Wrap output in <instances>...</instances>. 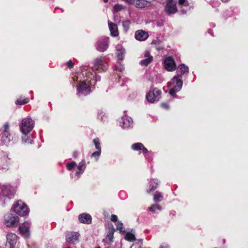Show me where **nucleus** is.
I'll list each match as a JSON object with an SVG mask.
<instances>
[{
  "instance_id": "obj_1",
  "label": "nucleus",
  "mask_w": 248,
  "mask_h": 248,
  "mask_svg": "<svg viewBox=\"0 0 248 248\" xmlns=\"http://www.w3.org/2000/svg\"><path fill=\"white\" fill-rule=\"evenodd\" d=\"M107 68L108 66L105 64L103 59L97 58L93 61V65L91 68L92 72L88 73L87 76H89L90 78H94L96 81H99L100 77L96 75V72H104Z\"/></svg>"
},
{
  "instance_id": "obj_2",
  "label": "nucleus",
  "mask_w": 248,
  "mask_h": 248,
  "mask_svg": "<svg viewBox=\"0 0 248 248\" xmlns=\"http://www.w3.org/2000/svg\"><path fill=\"white\" fill-rule=\"evenodd\" d=\"M86 77V80L80 81L77 86V95L79 97L89 94L91 92V86L94 85L97 81L93 78H90L87 75Z\"/></svg>"
},
{
  "instance_id": "obj_3",
  "label": "nucleus",
  "mask_w": 248,
  "mask_h": 248,
  "mask_svg": "<svg viewBox=\"0 0 248 248\" xmlns=\"http://www.w3.org/2000/svg\"><path fill=\"white\" fill-rule=\"evenodd\" d=\"M0 188V204L4 205L13 196L14 192L10 185H3Z\"/></svg>"
},
{
  "instance_id": "obj_4",
  "label": "nucleus",
  "mask_w": 248,
  "mask_h": 248,
  "mask_svg": "<svg viewBox=\"0 0 248 248\" xmlns=\"http://www.w3.org/2000/svg\"><path fill=\"white\" fill-rule=\"evenodd\" d=\"M183 81L181 78L178 76H175L168 83V86L170 88L169 93L171 95H174L177 92L180 91L182 87Z\"/></svg>"
},
{
  "instance_id": "obj_5",
  "label": "nucleus",
  "mask_w": 248,
  "mask_h": 248,
  "mask_svg": "<svg viewBox=\"0 0 248 248\" xmlns=\"http://www.w3.org/2000/svg\"><path fill=\"white\" fill-rule=\"evenodd\" d=\"M34 122L30 117L23 119L19 125L20 131L22 134H28L33 128Z\"/></svg>"
},
{
  "instance_id": "obj_6",
  "label": "nucleus",
  "mask_w": 248,
  "mask_h": 248,
  "mask_svg": "<svg viewBox=\"0 0 248 248\" xmlns=\"http://www.w3.org/2000/svg\"><path fill=\"white\" fill-rule=\"evenodd\" d=\"M14 212L20 216H25L29 214V209L27 205L21 201H17L13 205Z\"/></svg>"
},
{
  "instance_id": "obj_7",
  "label": "nucleus",
  "mask_w": 248,
  "mask_h": 248,
  "mask_svg": "<svg viewBox=\"0 0 248 248\" xmlns=\"http://www.w3.org/2000/svg\"><path fill=\"white\" fill-rule=\"evenodd\" d=\"M0 170L6 172L9 169V165L12 161V157L9 153L5 152L0 158Z\"/></svg>"
},
{
  "instance_id": "obj_8",
  "label": "nucleus",
  "mask_w": 248,
  "mask_h": 248,
  "mask_svg": "<svg viewBox=\"0 0 248 248\" xmlns=\"http://www.w3.org/2000/svg\"><path fill=\"white\" fill-rule=\"evenodd\" d=\"M19 221V217L16 215L7 213L4 217V224L8 227L16 226Z\"/></svg>"
},
{
  "instance_id": "obj_9",
  "label": "nucleus",
  "mask_w": 248,
  "mask_h": 248,
  "mask_svg": "<svg viewBox=\"0 0 248 248\" xmlns=\"http://www.w3.org/2000/svg\"><path fill=\"white\" fill-rule=\"evenodd\" d=\"M161 92L157 89H151L146 94V97L148 102L153 103L159 101L161 97Z\"/></svg>"
},
{
  "instance_id": "obj_10",
  "label": "nucleus",
  "mask_w": 248,
  "mask_h": 248,
  "mask_svg": "<svg viewBox=\"0 0 248 248\" xmlns=\"http://www.w3.org/2000/svg\"><path fill=\"white\" fill-rule=\"evenodd\" d=\"M165 0L166 4L164 7V11L165 13L168 15L176 13L178 11L177 7L176 6V1L174 0Z\"/></svg>"
},
{
  "instance_id": "obj_11",
  "label": "nucleus",
  "mask_w": 248,
  "mask_h": 248,
  "mask_svg": "<svg viewBox=\"0 0 248 248\" xmlns=\"http://www.w3.org/2000/svg\"><path fill=\"white\" fill-rule=\"evenodd\" d=\"M5 248H15L17 240V235L14 233H9L6 236Z\"/></svg>"
},
{
  "instance_id": "obj_12",
  "label": "nucleus",
  "mask_w": 248,
  "mask_h": 248,
  "mask_svg": "<svg viewBox=\"0 0 248 248\" xmlns=\"http://www.w3.org/2000/svg\"><path fill=\"white\" fill-rule=\"evenodd\" d=\"M109 37H104L97 42L96 49L100 52L106 51L108 47Z\"/></svg>"
},
{
  "instance_id": "obj_13",
  "label": "nucleus",
  "mask_w": 248,
  "mask_h": 248,
  "mask_svg": "<svg viewBox=\"0 0 248 248\" xmlns=\"http://www.w3.org/2000/svg\"><path fill=\"white\" fill-rule=\"evenodd\" d=\"M120 125L124 129H128L132 126L133 120L127 115L123 116L120 120Z\"/></svg>"
},
{
  "instance_id": "obj_14",
  "label": "nucleus",
  "mask_w": 248,
  "mask_h": 248,
  "mask_svg": "<svg viewBox=\"0 0 248 248\" xmlns=\"http://www.w3.org/2000/svg\"><path fill=\"white\" fill-rule=\"evenodd\" d=\"M165 69L169 71H172L176 69V64L174 60L171 57L166 58L164 61Z\"/></svg>"
},
{
  "instance_id": "obj_15",
  "label": "nucleus",
  "mask_w": 248,
  "mask_h": 248,
  "mask_svg": "<svg viewBox=\"0 0 248 248\" xmlns=\"http://www.w3.org/2000/svg\"><path fill=\"white\" fill-rule=\"evenodd\" d=\"M31 226V222L29 221L25 222L22 225L19 226V230L21 234L24 237L27 238L30 235V228Z\"/></svg>"
},
{
  "instance_id": "obj_16",
  "label": "nucleus",
  "mask_w": 248,
  "mask_h": 248,
  "mask_svg": "<svg viewBox=\"0 0 248 248\" xmlns=\"http://www.w3.org/2000/svg\"><path fill=\"white\" fill-rule=\"evenodd\" d=\"M178 4L180 6V12L182 14H185L190 9L187 0H179Z\"/></svg>"
},
{
  "instance_id": "obj_17",
  "label": "nucleus",
  "mask_w": 248,
  "mask_h": 248,
  "mask_svg": "<svg viewBox=\"0 0 248 248\" xmlns=\"http://www.w3.org/2000/svg\"><path fill=\"white\" fill-rule=\"evenodd\" d=\"M79 236V234L78 232H69L66 235V241L69 243L75 244L78 242Z\"/></svg>"
},
{
  "instance_id": "obj_18",
  "label": "nucleus",
  "mask_w": 248,
  "mask_h": 248,
  "mask_svg": "<svg viewBox=\"0 0 248 248\" xmlns=\"http://www.w3.org/2000/svg\"><path fill=\"white\" fill-rule=\"evenodd\" d=\"M135 36L136 40L143 41L148 37V34L147 32L142 30H138L136 31Z\"/></svg>"
},
{
  "instance_id": "obj_19",
  "label": "nucleus",
  "mask_w": 248,
  "mask_h": 248,
  "mask_svg": "<svg viewBox=\"0 0 248 248\" xmlns=\"http://www.w3.org/2000/svg\"><path fill=\"white\" fill-rule=\"evenodd\" d=\"M78 219L81 223L89 224L92 222V217L88 214H82L78 217Z\"/></svg>"
},
{
  "instance_id": "obj_20",
  "label": "nucleus",
  "mask_w": 248,
  "mask_h": 248,
  "mask_svg": "<svg viewBox=\"0 0 248 248\" xmlns=\"http://www.w3.org/2000/svg\"><path fill=\"white\" fill-rule=\"evenodd\" d=\"M109 29L110 32V35L113 37H117L119 35L117 26L109 21H108Z\"/></svg>"
},
{
  "instance_id": "obj_21",
  "label": "nucleus",
  "mask_w": 248,
  "mask_h": 248,
  "mask_svg": "<svg viewBox=\"0 0 248 248\" xmlns=\"http://www.w3.org/2000/svg\"><path fill=\"white\" fill-rule=\"evenodd\" d=\"M177 75L176 76H179L181 78V77L185 73L188 72V68L187 66L184 64L180 65L177 69Z\"/></svg>"
},
{
  "instance_id": "obj_22",
  "label": "nucleus",
  "mask_w": 248,
  "mask_h": 248,
  "mask_svg": "<svg viewBox=\"0 0 248 248\" xmlns=\"http://www.w3.org/2000/svg\"><path fill=\"white\" fill-rule=\"evenodd\" d=\"M86 168L85 160H82L78 166V170L76 171L75 174L79 177L82 174Z\"/></svg>"
},
{
  "instance_id": "obj_23",
  "label": "nucleus",
  "mask_w": 248,
  "mask_h": 248,
  "mask_svg": "<svg viewBox=\"0 0 248 248\" xmlns=\"http://www.w3.org/2000/svg\"><path fill=\"white\" fill-rule=\"evenodd\" d=\"M148 2L145 0H134L133 5L138 8H142L147 6Z\"/></svg>"
},
{
  "instance_id": "obj_24",
  "label": "nucleus",
  "mask_w": 248,
  "mask_h": 248,
  "mask_svg": "<svg viewBox=\"0 0 248 248\" xmlns=\"http://www.w3.org/2000/svg\"><path fill=\"white\" fill-rule=\"evenodd\" d=\"M145 58L142 60H141L140 62V64L142 65L147 66L153 60V57L149 55L148 52H145Z\"/></svg>"
},
{
  "instance_id": "obj_25",
  "label": "nucleus",
  "mask_w": 248,
  "mask_h": 248,
  "mask_svg": "<svg viewBox=\"0 0 248 248\" xmlns=\"http://www.w3.org/2000/svg\"><path fill=\"white\" fill-rule=\"evenodd\" d=\"M11 138H13L12 136L9 133H6L2 136L1 140L4 144L8 145L10 144Z\"/></svg>"
},
{
  "instance_id": "obj_26",
  "label": "nucleus",
  "mask_w": 248,
  "mask_h": 248,
  "mask_svg": "<svg viewBox=\"0 0 248 248\" xmlns=\"http://www.w3.org/2000/svg\"><path fill=\"white\" fill-rule=\"evenodd\" d=\"M158 186V182L157 179H153L150 182V188L147 190L148 193L155 190Z\"/></svg>"
},
{
  "instance_id": "obj_27",
  "label": "nucleus",
  "mask_w": 248,
  "mask_h": 248,
  "mask_svg": "<svg viewBox=\"0 0 248 248\" xmlns=\"http://www.w3.org/2000/svg\"><path fill=\"white\" fill-rule=\"evenodd\" d=\"M125 53V49L120 46H118L117 47V55L119 60L124 59V54Z\"/></svg>"
},
{
  "instance_id": "obj_28",
  "label": "nucleus",
  "mask_w": 248,
  "mask_h": 248,
  "mask_svg": "<svg viewBox=\"0 0 248 248\" xmlns=\"http://www.w3.org/2000/svg\"><path fill=\"white\" fill-rule=\"evenodd\" d=\"M149 211L152 212V213H155L156 210H158L159 211H161L162 210V207L161 206L157 204H154L151 205L148 208Z\"/></svg>"
},
{
  "instance_id": "obj_29",
  "label": "nucleus",
  "mask_w": 248,
  "mask_h": 248,
  "mask_svg": "<svg viewBox=\"0 0 248 248\" xmlns=\"http://www.w3.org/2000/svg\"><path fill=\"white\" fill-rule=\"evenodd\" d=\"M24 135L22 137V141L23 142L27 143V144H31L32 142V140L30 136L27 135L28 134H23Z\"/></svg>"
},
{
  "instance_id": "obj_30",
  "label": "nucleus",
  "mask_w": 248,
  "mask_h": 248,
  "mask_svg": "<svg viewBox=\"0 0 248 248\" xmlns=\"http://www.w3.org/2000/svg\"><path fill=\"white\" fill-rule=\"evenodd\" d=\"M163 200V195L161 193L156 191L154 196V200L155 202H159Z\"/></svg>"
},
{
  "instance_id": "obj_31",
  "label": "nucleus",
  "mask_w": 248,
  "mask_h": 248,
  "mask_svg": "<svg viewBox=\"0 0 248 248\" xmlns=\"http://www.w3.org/2000/svg\"><path fill=\"white\" fill-rule=\"evenodd\" d=\"M114 232L113 229H110L107 233L106 240H108L110 243L113 242Z\"/></svg>"
},
{
  "instance_id": "obj_32",
  "label": "nucleus",
  "mask_w": 248,
  "mask_h": 248,
  "mask_svg": "<svg viewBox=\"0 0 248 248\" xmlns=\"http://www.w3.org/2000/svg\"><path fill=\"white\" fill-rule=\"evenodd\" d=\"M131 21L129 20H125L123 22V26L124 31L126 32L128 31Z\"/></svg>"
},
{
  "instance_id": "obj_33",
  "label": "nucleus",
  "mask_w": 248,
  "mask_h": 248,
  "mask_svg": "<svg viewBox=\"0 0 248 248\" xmlns=\"http://www.w3.org/2000/svg\"><path fill=\"white\" fill-rule=\"evenodd\" d=\"M131 147L133 150L137 151L141 150L143 147V145L140 142H138L132 144Z\"/></svg>"
},
{
  "instance_id": "obj_34",
  "label": "nucleus",
  "mask_w": 248,
  "mask_h": 248,
  "mask_svg": "<svg viewBox=\"0 0 248 248\" xmlns=\"http://www.w3.org/2000/svg\"><path fill=\"white\" fill-rule=\"evenodd\" d=\"M124 238L126 240L130 242H133L136 240L135 235L129 232H128L126 234Z\"/></svg>"
},
{
  "instance_id": "obj_35",
  "label": "nucleus",
  "mask_w": 248,
  "mask_h": 248,
  "mask_svg": "<svg viewBox=\"0 0 248 248\" xmlns=\"http://www.w3.org/2000/svg\"><path fill=\"white\" fill-rule=\"evenodd\" d=\"M93 142L97 150H101L100 142L98 138L93 139Z\"/></svg>"
},
{
  "instance_id": "obj_36",
  "label": "nucleus",
  "mask_w": 248,
  "mask_h": 248,
  "mask_svg": "<svg viewBox=\"0 0 248 248\" xmlns=\"http://www.w3.org/2000/svg\"><path fill=\"white\" fill-rule=\"evenodd\" d=\"M29 99L27 98H26L24 99H23V100H21V99H18L16 101V104H19V105H23V104L27 103L28 102H29Z\"/></svg>"
},
{
  "instance_id": "obj_37",
  "label": "nucleus",
  "mask_w": 248,
  "mask_h": 248,
  "mask_svg": "<svg viewBox=\"0 0 248 248\" xmlns=\"http://www.w3.org/2000/svg\"><path fill=\"white\" fill-rule=\"evenodd\" d=\"M124 8H125V7L123 6V5H122L121 4H116L114 6V11L115 12H118Z\"/></svg>"
},
{
  "instance_id": "obj_38",
  "label": "nucleus",
  "mask_w": 248,
  "mask_h": 248,
  "mask_svg": "<svg viewBox=\"0 0 248 248\" xmlns=\"http://www.w3.org/2000/svg\"><path fill=\"white\" fill-rule=\"evenodd\" d=\"M76 166H77V164H76V162L73 161V162L68 163L67 164L66 167H67V169L68 170H70Z\"/></svg>"
},
{
  "instance_id": "obj_39",
  "label": "nucleus",
  "mask_w": 248,
  "mask_h": 248,
  "mask_svg": "<svg viewBox=\"0 0 248 248\" xmlns=\"http://www.w3.org/2000/svg\"><path fill=\"white\" fill-rule=\"evenodd\" d=\"M116 225L117 226V229L119 230L120 231V232H124V228L123 227V224L122 222L118 221L117 222H116Z\"/></svg>"
},
{
  "instance_id": "obj_40",
  "label": "nucleus",
  "mask_w": 248,
  "mask_h": 248,
  "mask_svg": "<svg viewBox=\"0 0 248 248\" xmlns=\"http://www.w3.org/2000/svg\"><path fill=\"white\" fill-rule=\"evenodd\" d=\"M101 150H97L92 154V157H96V160H97L100 155Z\"/></svg>"
},
{
  "instance_id": "obj_41",
  "label": "nucleus",
  "mask_w": 248,
  "mask_h": 248,
  "mask_svg": "<svg viewBox=\"0 0 248 248\" xmlns=\"http://www.w3.org/2000/svg\"><path fill=\"white\" fill-rule=\"evenodd\" d=\"M115 69L119 71H122L124 69V67L122 65H120V66L116 65L115 66Z\"/></svg>"
},
{
  "instance_id": "obj_42",
  "label": "nucleus",
  "mask_w": 248,
  "mask_h": 248,
  "mask_svg": "<svg viewBox=\"0 0 248 248\" xmlns=\"http://www.w3.org/2000/svg\"><path fill=\"white\" fill-rule=\"evenodd\" d=\"M110 219H111V220L112 221L114 222L115 223L118 221V220H117V219H118L116 215H111Z\"/></svg>"
},
{
  "instance_id": "obj_43",
  "label": "nucleus",
  "mask_w": 248,
  "mask_h": 248,
  "mask_svg": "<svg viewBox=\"0 0 248 248\" xmlns=\"http://www.w3.org/2000/svg\"><path fill=\"white\" fill-rule=\"evenodd\" d=\"M4 133H9V125L8 124H5L4 125Z\"/></svg>"
},
{
  "instance_id": "obj_44",
  "label": "nucleus",
  "mask_w": 248,
  "mask_h": 248,
  "mask_svg": "<svg viewBox=\"0 0 248 248\" xmlns=\"http://www.w3.org/2000/svg\"><path fill=\"white\" fill-rule=\"evenodd\" d=\"M161 107H163V108H165V109H169V106L168 105V104H166V103H162L161 104Z\"/></svg>"
},
{
  "instance_id": "obj_45",
  "label": "nucleus",
  "mask_w": 248,
  "mask_h": 248,
  "mask_svg": "<svg viewBox=\"0 0 248 248\" xmlns=\"http://www.w3.org/2000/svg\"><path fill=\"white\" fill-rule=\"evenodd\" d=\"M67 64L68 67H69V68L72 67L73 66V65H74L73 63L72 62H71V61L68 62H67Z\"/></svg>"
},
{
  "instance_id": "obj_46",
  "label": "nucleus",
  "mask_w": 248,
  "mask_h": 248,
  "mask_svg": "<svg viewBox=\"0 0 248 248\" xmlns=\"http://www.w3.org/2000/svg\"><path fill=\"white\" fill-rule=\"evenodd\" d=\"M141 150H142V152L143 153H147L148 152V150L145 147H144V146H143V147L142 148Z\"/></svg>"
},
{
  "instance_id": "obj_47",
  "label": "nucleus",
  "mask_w": 248,
  "mask_h": 248,
  "mask_svg": "<svg viewBox=\"0 0 248 248\" xmlns=\"http://www.w3.org/2000/svg\"><path fill=\"white\" fill-rule=\"evenodd\" d=\"M78 155V153L77 152H74L73 153V155L74 157H77Z\"/></svg>"
},
{
  "instance_id": "obj_48",
  "label": "nucleus",
  "mask_w": 248,
  "mask_h": 248,
  "mask_svg": "<svg viewBox=\"0 0 248 248\" xmlns=\"http://www.w3.org/2000/svg\"><path fill=\"white\" fill-rule=\"evenodd\" d=\"M104 117H105V118H106V116H105L104 115L103 116H101V121H105V120H104Z\"/></svg>"
},
{
  "instance_id": "obj_49",
  "label": "nucleus",
  "mask_w": 248,
  "mask_h": 248,
  "mask_svg": "<svg viewBox=\"0 0 248 248\" xmlns=\"http://www.w3.org/2000/svg\"><path fill=\"white\" fill-rule=\"evenodd\" d=\"M208 32L212 35H213V32L212 30H209Z\"/></svg>"
},
{
  "instance_id": "obj_50",
  "label": "nucleus",
  "mask_w": 248,
  "mask_h": 248,
  "mask_svg": "<svg viewBox=\"0 0 248 248\" xmlns=\"http://www.w3.org/2000/svg\"><path fill=\"white\" fill-rule=\"evenodd\" d=\"M223 2H228L229 0H221Z\"/></svg>"
},
{
  "instance_id": "obj_51",
  "label": "nucleus",
  "mask_w": 248,
  "mask_h": 248,
  "mask_svg": "<svg viewBox=\"0 0 248 248\" xmlns=\"http://www.w3.org/2000/svg\"><path fill=\"white\" fill-rule=\"evenodd\" d=\"M160 248H168L167 247H163L161 246L160 247Z\"/></svg>"
},
{
  "instance_id": "obj_52",
  "label": "nucleus",
  "mask_w": 248,
  "mask_h": 248,
  "mask_svg": "<svg viewBox=\"0 0 248 248\" xmlns=\"http://www.w3.org/2000/svg\"><path fill=\"white\" fill-rule=\"evenodd\" d=\"M104 2H106L108 1V0H104Z\"/></svg>"
},
{
  "instance_id": "obj_53",
  "label": "nucleus",
  "mask_w": 248,
  "mask_h": 248,
  "mask_svg": "<svg viewBox=\"0 0 248 248\" xmlns=\"http://www.w3.org/2000/svg\"><path fill=\"white\" fill-rule=\"evenodd\" d=\"M95 248H101L100 247H97Z\"/></svg>"
}]
</instances>
